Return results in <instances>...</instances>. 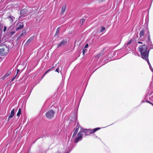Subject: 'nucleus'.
Here are the masks:
<instances>
[{
	"label": "nucleus",
	"instance_id": "nucleus-29",
	"mask_svg": "<svg viewBox=\"0 0 153 153\" xmlns=\"http://www.w3.org/2000/svg\"><path fill=\"white\" fill-rule=\"evenodd\" d=\"M88 44H86L84 48H88Z\"/></svg>",
	"mask_w": 153,
	"mask_h": 153
},
{
	"label": "nucleus",
	"instance_id": "nucleus-24",
	"mask_svg": "<svg viewBox=\"0 0 153 153\" xmlns=\"http://www.w3.org/2000/svg\"><path fill=\"white\" fill-rule=\"evenodd\" d=\"M105 28L104 27H102L101 28V29L100 30V32H103L105 31Z\"/></svg>",
	"mask_w": 153,
	"mask_h": 153
},
{
	"label": "nucleus",
	"instance_id": "nucleus-34",
	"mask_svg": "<svg viewBox=\"0 0 153 153\" xmlns=\"http://www.w3.org/2000/svg\"><path fill=\"white\" fill-rule=\"evenodd\" d=\"M137 42L139 44H143V42H142L138 41Z\"/></svg>",
	"mask_w": 153,
	"mask_h": 153
},
{
	"label": "nucleus",
	"instance_id": "nucleus-22",
	"mask_svg": "<svg viewBox=\"0 0 153 153\" xmlns=\"http://www.w3.org/2000/svg\"><path fill=\"white\" fill-rule=\"evenodd\" d=\"M21 109L19 108L18 112H17V116L18 117L21 114Z\"/></svg>",
	"mask_w": 153,
	"mask_h": 153
},
{
	"label": "nucleus",
	"instance_id": "nucleus-17",
	"mask_svg": "<svg viewBox=\"0 0 153 153\" xmlns=\"http://www.w3.org/2000/svg\"><path fill=\"white\" fill-rule=\"evenodd\" d=\"M116 52L115 51H113L110 53L109 54L108 56L110 57L111 56L113 57L116 55Z\"/></svg>",
	"mask_w": 153,
	"mask_h": 153
},
{
	"label": "nucleus",
	"instance_id": "nucleus-19",
	"mask_svg": "<svg viewBox=\"0 0 153 153\" xmlns=\"http://www.w3.org/2000/svg\"><path fill=\"white\" fill-rule=\"evenodd\" d=\"M65 9H66V6H63L62 7V9H61V13L62 14H64V12L65 11Z\"/></svg>",
	"mask_w": 153,
	"mask_h": 153
},
{
	"label": "nucleus",
	"instance_id": "nucleus-43",
	"mask_svg": "<svg viewBox=\"0 0 153 153\" xmlns=\"http://www.w3.org/2000/svg\"><path fill=\"white\" fill-rule=\"evenodd\" d=\"M17 75V74H16V75L13 77H15V79L16 78V77Z\"/></svg>",
	"mask_w": 153,
	"mask_h": 153
},
{
	"label": "nucleus",
	"instance_id": "nucleus-45",
	"mask_svg": "<svg viewBox=\"0 0 153 153\" xmlns=\"http://www.w3.org/2000/svg\"><path fill=\"white\" fill-rule=\"evenodd\" d=\"M54 68V67H53L51 68V69H53Z\"/></svg>",
	"mask_w": 153,
	"mask_h": 153
},
{
	"label": "nucleus",
	"instance_id": "nucleus-35",
	"mask_svg": "<svg viewBox=\"0 0 153 153\" xmlns=\"http://www.w3.org/2000/svg\"><path fill=\"white\" fill-rule=\"evenodd\" d=\"M101 54V53H100V54H99L97 56V57H98V58L100 57Z\"/></svg>",
	"mask_w": 153,
	"mask_h": 153
},
{
	"label": "nucleus",
	"instance_id": "nucleus-8",
	"mask_svg": "<svg viewBox=\"0 0 153 153\" xmlns=\"http://www.w3.org/2000/svg\"><path fill=\"white\" fill-rule=\"evenodd\" d=\"M77 125L76 126V128L74 129V132L73 133L72 137H74V136H75L76 134H77V133L78 131L79 128L80 127V125H79V124L78 123H77Z\"/></svg>",
	"mask_w": 153,
	"mask_h": 153
},
{
	"label": "nucleus",
	"instance_id": "nucleus-33",
	"mask_svg": "<svg viewBox=\"0 0 153 153\" xmlns=\"http://www.w3.org/2000/svg\"><path fill=\"white\" fill-rule=\"evenodd\" d=\"M71 151V149H70L69 150H68L66 153H69Z\"/></svg>",
	"mask_w": 153,
	"mask_h": 153
},
{
	"label": "nucleus",
	"instance_id": "nucleus-25",
	"mask_svg": "<svg viewBox=\"0 0 153 153\" xmlns=\"http://www.w3.org/2000/svg\"><path fill=\"white\" fill-rule=\"evenodd\" d=\"M16 33V31H11L10 32V34L11 36L13 35Z\"/></svg>",
	"mask_w": 153,
	"mask_h": 153
},
{
	"label": "nucleus",
	"instance_id": "nucleus-42",
	"mask_svg": "<svg viewBox=\"0 0 153 153\" xmlns=\"http://www.w3.org/2000/svg\"><path fill=\"white\" fill-rule=\"evenodd\" d=\"M151 104V105H152L153 106V103L151 102H150V103H149Z\"/></svg>",
	"mask_w": 153,
	"mask_h": 153
},
{
	"label": "nucleus",
	"instance_id": "nucleus-12",
	"mask_svg": "<svg viewBox=\"0 0 153 153\" xmlns=\"http://www.w3.org/2000/svg\"><path fill=\"white\" fill-rule=\"evenodd\" d=\"M34 37L32 36L25 43V45H28L29 44L32 42L34 38Z\"/></svg>",
	"mask_w": 153,
	"mask_h": 153
},
{
	"label": "nucleus",
	"instance_id": "nucleus-9",
	"mask_svg": "<svg viewBox=\"0 0 153 153\" xmlns=\"http://www.w3.org/2000/svg\"><path fill=\"white\" fill-rule=\"evenodd\" d=\"M17 25L18 27L16 29V31L22 29L24 27V24L22 22L19 23L17 24Z\"/></svg>",
	"mask_w": 153,
	"mask_h": 153
},
{
	"label": "nucleus",
	"instance_id": "nucleus-6",
	"mask_svg": "<svg viewBox=\"0 0 153 153\" xmlns=\"http://www.w3.org/2000/svg\"><path fill=\"white\" fill-rule=\"evenodd\" d=\"M82 133L80 131L77 134V137H76L74 140V143H77L79 141H81L82 139Z\"/></svg>",
	"mask_w": 153,
	"mask_h": 153
},
{
	"label": "nucleus",
	"instance_id": "nucleus-23",
	"mask_svg": "<svg viewBox=\"0 0 153 153\" xmlns=\"http://www.w3.org/2000/svg\"><path fill=\"white\" fill-rule=\"evenodd\" d=\"M87 50L86 49H83L82 50V53L83 55H84L87 52Z\"/></svg>",
	"mask_w": 153,
	"mask_h": 153
},
{
	"label": "nucleus",
	"instance_id": "nucleus-3",
	"mask_svg": "<svg viewBox=\"0 0 153 153\" xmlns=\"http://www.w3.org/2000/svg\"><path fill=\"white\" fill-rule=\"evenodd\" d=\"M100 128H96L93 129H83L82 132L84 133L85 135H89L90 134L100 130Z\"/></svg>",
	"mask_w": 153,
	"mask_h": 153
},
{
	"label": "nucleus",
	"instance_id": "nucleus-38",
	"mask_svg": "<svg viewBox=\"0 0 153 153\" xmlns=\"http://www.w3.org/2000/svg\"><path fill=\"white\" fill-rule=\"evenodd\" d=\"M56 153H61L60 152L58 151H57L56 152Z\"/></svg>",
	"mask_w": 153,
	"mask_h": 153
},
{
	"label": "nucleus",
	"instance_id": "nucleus-40",
	"mask_svg": "<svg viewBox=\"0 0 153 153\" xmlns=\"http://www.w3.org/2000/svg\"><path fill=\"white\" fill-rule=\"evenodd\" d=\"M27 153H31V152H30V151L29 150H28L27 152Z\"/></svg>",
	"mask_w": 153,
	"mask_h": 153
},
{
	"label": "nucleus",
	"instance_id": "nucleus-1",
	"mask_svg": "<svg viewBox=\"0 0 153 153\" xmlns=\"http://www.w3.org/2000/svg\"><path fill=\"white\" fill-rule=\"evenodd\" d=\"M139 35V39L140 41H146L147 48L150 51L151 49H153V45L151 39L149 31L146 29L145 32L144 30H142L140 32Z\"/></svg>",
	"mask_w": 153,
	"mask_h": 153
},
{
	"label": "nucleus",
	"instance_id": "nucleus-41",
	"mask_svg": "<svg viewBox=\"0 0 153 153\" xmlns=\"http://www.w3.org/2000/svg\"><path fill=\"white\" fill-rule=\"evenodd\" d=\"M146 102L149 103H150V102L149 101H146Z\"/></svg>",
	"mask_w": 153,
	"mask_h": 153
},
{
	"label": "nucleus",
	"instance_id": "nucleus-36",
	"mask_svg": "<svg viewBox=\"0 0 153 153\" xmlns=\"http://www.w3.org/2000/svg\"><path fill=\"white\" fill-rule=\"evenodd\" d=\"M41 138H45V136L44 135H42V136H41Z\"/></svg>",
	"mask_w": 153,
	"mask_h": 153
},
{
	"label": "nucleus",
	"instance_id": "nucleus-15",
	"mask_svg": "<svg viewBox=\"0 0 153 153\" xmlns=\"http://www.w3.org/2000/svg\"><path fill=\"white\" fill-rule=\"evenodd\" d=\"M11 73V71H8L3 76L2 78L4 79L8 76Z\"/></svg>",
	"mask_w": 153,
	"mask_h": 153
},
{
	"label": "nucleus",
	"instance_id": "nucleus-31",
	"mask_svg": "<svg viewBox=\"0 0 153 153\" xmlns=\"http://www.w3.org/2000/svg\"><path fill=\"white\" fill-rule=\"evenodd\" d=\"M59 68H57L56 69V70H55V71L57 72L58 73H59Z\"/></svg>",
	"mask_w": 153,
	"mask_h": 153
},
{
	"label": "nucleus",
	"instance_id": "nucleus-21",
	"mask_svg": "<svg viewBox=\"0 0 153 153\" xmlns=\"http://www.w3.org/2000/svg\"><path fill=\"white\" fill-rule=\"evenodd\" d=\"M50 70H51V69H49V70H48L46 72H45L44 73V74L42 75L41 78L42 79L44 77V76H45V75L50 71Z\"/></svg>",
	"mask_w": 153,
	"mask_h": 153
},
{
	"label": "nucleus",
	"instance_id": "nucleus-16",
	"mask_svg": "<svg viewBox=\"0 0 153 153\" xmlns=\"http://www.w3.org/2000/svg\"><path fill=\"white\" fill-rule=\"evenodd\" d=\"M7 19L11 23H12L14 19H15V18L13 16H9L7 17Z\"/></svg>",
	"mask_w": 153,
	"mask_h": 153
},
{
	"label": "nucleus",
	"instance_id": "nucleus-13",
	"mask_svg": "<svg viewBox=\"0 0 153 153\" xmlns=\"http://www.w3.org/2000/svg\"><path fill=\"white\" fill-rule=\"evenodd\" d=\"M138 37V35L137 34L136 35L135 37V38H137ZM134 37L133 38L130 39L129 41H128L126 43V45H128L132 43L135 40V39L134 38Z\"/></svg>",
	"mask_w": 153,
	"mask_h": 153
},
{
	"label": "nucleus",
	"instance_id": "nucleus-32",
	"mask_svg": "<svg viewBox=\"0 0 153 153\" xmlns=\"http://www.w3.org/2000/svg\"><path fill=\"white\" fill-rule=\"evenodd\" d=\"M20 70L19 69H17V70L16 74H17L19 72Z\"/></svg>",
	"mask_w": 153,
	"mask_h": 153
},
{
	"label": "nucleus",
	"instance_id": "nucleus-11",
	"mask_svg": "<svg viewBox=\"0 0 153 153\" xmlns=\"http://www.w3.org/2000/svg\"><path fill=\"white\" fill-rule=\"evenodd\" d=\"M14 109H13L11 110L10 112V114L8 117L7 122H8L9 121L10 119L13 117L14 114Z\"/></svg>",
	"mask_w": 153,
	"mask_h": 153
},
{
	"label": "nucleus",
	"instance_id": "nucleus-46",
	"mask_svg": "<svg viewBox=\"0 0 153 153\" xmlns=\"http://www.w3.org/2000/svg\"><path fill=\"white\" fill-rule=\"evenodd\" d=\"M31 91H32V90H31L30 91V92H31Z\"/></svg>",
	"mask_w": 153,
	"mask_h": 153
},
{
	"label": "nucleus",
	"instance_id": "nucleus-4",
	"mask_svg": "<svg viewBox=\"0 0 153 153\" xmlns=\"http://www.w3.org/2000/svg\"><path fill=\"white\" fill-rule=\"evenodd\" d=\"M9 52V49L8 47L6 46H3L0 47V54L1 56L6 55Z\"/></svg>",
	"mask_w": 153,
	"mask_h": 153
},
{
	"label": "nucleus",
	"instance_id": "nucleus-2",
	"mask_svg": "<svg viewBox=\"0 0 153 153\" xmlns=\"http://www.w3.org/2000/svg\"><path fill=\"white\" fill-rule=\"evenodd\" d=\"M139 50L140 52L141 57L143 59L148 57L149 51L147 48L146 46L144 44L140 46Z\"/></svg>",
	"mask_w": 153,
	"mask_h": 153
},
{
	"label": "nucleus",
	"instance_id": "nucleus-44",
	"mask_svg": "<svg viewBox=\"0 0 153 153\" xmlns=\"http://www.w3.org/2000/svg\"><path fill=\"white\" fill-rule=\"evenodd\" d=\"M1 37H0V42H1Z\"/></svg>",
	"mask_w": 153,
	"mask_h": 153
},
{
	"label": "nucleus",
	"instance_id": "nucleus-20",
	"mask_svg": "<svg viewBox=\"0 0 153 153\" xmlns=\"http://www.w3.org/2000/svg\"><path fill=\"white\" fill-rule=\"evenodd\" d=\"M59 29H60L59 27H58L57 28L56 33H55V35H54L55 36H56L59 33Z\"/></svg>",
	"mask_w": 153,
	"mask_h": 153
},
{
	"label": "nucleus",
	"instance_id": "nucleus-30",
	"mask_svg": "<svg viewBox=\"0 0 153 153\" xmlns=\"http://www.w3.org/2000/svg\"><path fill=\"white\" fill-rule=\"evenodd\" d=\"M105 1V0H99V3H100L101 2L104 1Z\"/></svg>",
	"mask_w": 153,
	"mask_h": 153
},
{
	"label": "nucleus",
	"instance_id": "nucleus-27",
	"mask_svg": "<svg viewBox=\"0 0 153 153\" xmlns=\"http://www.w3.org/2000/svg\"><path fill=\"white\" fill-rule=\"evenodd\" d=\"M81 21L82 22V23H83V22H84L85 21V19H81Z\"/></svg>",
	"mask_w": 153,
	"mask_h": 153
},
{
	"label": "nucleus",
	"instance_id": "nucleus-5",
	"mask_svg": "<svg viewBox=\"0 0 153 153\" xmlns=\"http://www.w3.org/2000/svg\"><path fill=\"white\" fill-rule=\"evenodd\" d=\"M54 112L53 110H50L46 112V116L48 119H51L54 117Z\"/></svg>",
	"mask_w": 153,
	"mask_h": 153
},
{
	"label": "nucleus",
	"instance_id": "nucleus-18",
	"mask_svg": "<svg viewBox=\"0 0 153 153\" xmlns=\"http://www.w3.org/2000/svg\"><path fill=\"white\" fill-rule=\"evenodd\" d=\"M144 59H145L147 62L150 68H152V67L149 61V59H148V57H146V58Z\"/></svg>",
	"mask_w": 153,
	"mask_h": 153
},
{
	"label": "nucleus",
	"instance_id": "nucleus-10",
	"mask_svg": "<svg viewBox=\"0 0 153 153\" xmlns=\"http://www.w3.org/2000/svg\"><path fill=\"white\" fill-rule=\"evenodd\" d=\"M27 14V10L26 9H23L20 11V14L23 17L26 16Z\"/></svg>",
	"mask_w": 153,
	"mask_h": 153
},
{
	"label": "nucleus",
	"instance_id": "nucleus-14",
	"mask_svg": "<svg viewBox=\"0 0 153 153\" xmlns=\"http://www.w3.org/2000/svg\"><path fill=\"white\" fill-rule=\"evenodd\" d=\"M67 42L66 41H65V40H62L61 42L58 44L57 46L58 48L59 47L62 45H64L66 44Z\"/></svg>",
	"mask_w": 153,
	"mask_h": 153
},
{
	"label": "nucleus",
	"instance_id": "nucleus-37",
	"mask_svg": "<svg viewBox=\"0 0 153 153\" xmlns=\"http://www.w3.org/2000/svg\"><path fill=\"white\" fill-rule=\"evenodd\" d=\"M145 102V100H142V101H141V103H143V102Z\"/></svg>",
	"mask_w": 153,
	"mask_h": 153
},
{
	"label": "nucleus",
	"instance_id": "nucleus-28",
	"mask_svg": "<svg viewBox=\"0 0 153 153\" xmlns=\"http://www.w3.org/2000/svg\"><path fill=\"white\" fill-rule=\"evenodd\" d=\"M15 79V77H13L12 79H11L10 80V82H13Z\"/></svg>",
	"mask_w": 153,
	"mask_h": 153
},
{
	"label": "nucleus",
	"instance_id": "nucleus-26",
	"mask_svg": "<svg viewBox=\"0 0 153 153\" xmlns=\"http://www.w3.org/2000/svg\"><path fill=\"white\" fill-rule=\"evenodd\" d=\"M7 29V27L6 26H4V27L3 31L4 32H5Z\"/></svg>",
	"mask_w": 153,
	"mask_h": 153
},
{
	"label": "nucleus",
	"instance_id": "nucleus-7",
	"mask_svg": "<svg viewBox=\"0 0 153 153\" xmlns=\"http://www.w3.org/2000/svg\"><path fill=\"white\" fill-rule=\"evenodd\" d=\"M26 34V30H23L20 33V34L17 37V40L21 38L23 36L25 35Z\"/></svg>",
	"mask_w": 153,
	"mask_h": 153
},
{
	"label": "nucleus",
	"instance_id": "nucleus-39",
	"mask_svg": "<svg viewBox=\"0 0 153 153\" xmlns=\"http://www.w3.org/2000/svg\"><path fill=\"white\" fill-rule=\"evenodd\" d=\"M150 69L151 70L152 72H153V69L152 68H150Z\"/></svg>",
	"mask_w": 153,
	"mask_h": 153
}]
</instances>
